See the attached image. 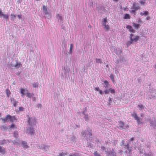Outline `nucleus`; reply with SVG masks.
<instances>
[{
	"label": "nucleus",
	"mask_w": 156,
	"mask_h": 156,
	"mask_svg": "<svg viewBox=\"0 0 156 156\" xmlns=\"http://www.w3.org/2000/svg\"><path fill=\"white\" fill-rule=\"evenodd\" d=\"M101 81L104 83L103 85L104 88L105 89V90L103 91L100 90L99 87H98L94 88L95 90L98 92L99 94L101 95H103L104 94H109L110 93H111V94L115 95V94L116 91L114 88L110 87L109 82L106 80H102Z\"/></svg>",
	"instance_id": "f257e3e1"
},
{
	"label": "nucleus",
	"mask_w": 156,
	"mask_h": 156,
	"mask_svg": "<svg viewBox=\"0 0 156 156\" xmlns=\"http://www.w3.org/2000/svg\"><path fill=\"white\" fill-rule=\"evenodd\" d=\"M92 133V129L89 126H87L86 130L83 131L81 132V134L84 138L87 139L88 138L90 141L92 142L94 140L93 138L94 135Z\"/></svg>",
	"instance_id": "f03ea898"
},
{
	"label": "nucleus",
	"mask_w": 156,
	"mask_h": 156,
	"mask_svg": "<svg viewBox=\"0 0 156 156\" xmlns=\"http://www.w3.org/2000/svg\"><path fill=\"white\" fill-rule=\"evenodd\" d=\"M27 123L29 126H34L36 124V119L35 117H32L31 115H27Z\"/></svg>",
	"instance_id": "7ed1b4c3"
},
{
	"label": "nucleus",
	"mask_w": 156,
	"mask_h": 156,
	"mask_svg": "<svg viewBox=\"0 0 156 156\" xmlns=\"http://www.w3.org/2000/svg\"><path fill=\"white\" fill-rule=\"evenodd\" d=\"M118 123V124L117 127L119 129L122 130H126V129H128L129 126V124H127L121 121H119Z\"/></svg>",
	"instance_id": "20e7f679"
},
{
	"label": "nucleus",
	"mask_w": 156,
	"mask_h": 156,
	"mask_svg": "<svg viewBox=\"0 0 156 156\" xmlns=\"http://www.w3.org/2000/svg\"><path fill=\"white\" fill-rule=\"evenodd\" d=\"M131 116L135 120H136L138 125L143 124V122H142V119L138 116L135 111H133L131 113Z\"/></svg>",
	"instance_id": "39448f33"
},
{
	"label": "nucleus",
	"mask_w": 156,
	"mask_h": 156,
	"mask_svg": "<svg viewBox=\"0 0 156 156\" xmlns=\"http://www.w3.org/2000/svg\"><path fill=\"white\" fill-rule=\"evenodd\" d=\"M129 40L132 41V42L134 43L135 42H137L140 38V37L138 35L135 36L133 34H130L129 37Z\"/></svg>",
	"instance_id": "423d86ee"
},
{
	"label": "nucleus",
	"mask_w": 156,
	"mask_h": 156,
	"mask_svg": "<svg viewBox=\"0 0 156 156\" xmlns=\"http://www.w3.org/2000/svg\"><path fill=\"white\" fill-rule=\"evenodd\" d=\"M28 133L31 136L34 135L35 134L34 126H29L27 129Z\"/></svg>",
	"instance_id": "0eeeda50"
},
{
	"label": "nucleus",
	"mask_w": 156,
	"mask_h": 156,
	"mask_svg": "<svg viewBox=\"0 0 156 156\" xmlns=\"http://www.w3.org/2000/svg\"><path fill=\"white\" fill-rule=\"evenodd\" d=\"M10 115L8 114L3 118H0V120H1L3 123H5L10 121Z\"/></svg>",
	"instance_id": "6e6552de"
},
{
	"label": "nucleus",
	"mask_w": 156,
	"mask_h": 156,
	"mask_svg": "<svg viewBox=\"0 0 156 156\" xmlns=\"http://www.w3.org/2000/svg\"><path fill=\"white\" fill-rule=\"evenodd\" d=\"M149 122L150 124V126L152 127L153 129H156V119L154 120H149Z\"/></svg>",
	"instance_id": "1a4fd4ad"
},
{
	"label": "nucleus",
	"mask_w": 156,
	"mask_h": 156,
	"mask_svg": "<svg viewBox=\"0 0 156 156\" xmlns=\"http://www.w3.org/2000/svg\"><path fill=\"white\" fill-rule=\"evenodd\" d=\"M107 156H116V153L114 151V149L112 148V150L107 152Z\"/></svg>",
	"instance_id": "9d476101"
},
{
	"label": "nucleus",
	"mask_w": 156,
	"mask_h": 156,
	"mask_svg": "<svg viewBox=\"0 0 156 156\" xmlns=\"http://www.w3.org/2000/svg\"><path fill=\"white\" fill-rule=\"evenodd\" d=\"M13 67L15 68L16 69H18L19 67H21L22 66V64L20 62H19L18 59L16 62L15 64L13 65Z\"/></svg>",
	"instance_id": "9b49d317"
},
{
	"label": "nucleus",
	"mask_w": 156,
	"mask_h": 156,
	"mask_svg": "<svg viewBox=\"0 0 156 156\" xmlns=\"http://www.w3.org/2000/svg\"><path fill=\"white\" fill-rule=\"evenodd\" d=\"M140 7L139 4L136 2H134L133 5L132 9H134L135 10H138L140 9Z\"/></svg>",
	"instance_id": "f8f14e48"
},
{
	"label": "nucleus",
	"mask_w": 156,
	"mask_h": 156,
	"mask_svg": "<svg viewBox=\"0 0 156 156\" xmlns=\"http://www.w3.org/2000/svg\"><path fill=\"white\" fill-rule=\"evenodd\" d=\"M107 18H105L102 21V25L105 28V29H108L109 26L108 25H106V23L107 22Z\"/></svg>",
	"instance_id": "ddd939ff"
},
{
	"label": "nucleus",
	"mask_w": 156,
	"mask_h": 156,
	"mask_svg": "<svg viewBox=\"0 0 156 156\" xmlns=\"http://www.w3.org/2000/svg\"><path fill=\"white\" fill-rule=\"evenodd\" d=\"M20 143L24 148L27 149L29 147V146L27 144V142L22 140L20 142Z\"/></svg>",
	"instance_id": "4468645a"
},
{
	"label": "nucleus",
	"mask_w": 156,
	"mask_h": 156,
	"mask_svg": "<svg viewBox=\"0 0 156 156\" xmlns=\"http://www.w3.org/2000/svg\"><path fill=\"white\" fill-rule=\"evenodd\" d=\"M74 50V49L73 44L72 43L71 44H70L69 51V52H68V53L69 54L71 55H72L73 51Z\"/></svg>",
	"instance_id": "2eb2a0df"
},
{
	"label": "nucleus",
	"mask_w": 156,
	"mask_h": 156,
	"mask_svg": "<svg viewBox=\"0 0 156 156\" xmlns=\"http://www.w3.org/2000/svg\"><path fill=\"white\" fill-rule=\"evenodd\" d=\"M50 148V146L48 145L43 144L41 146V149L43 151H47L49 150Z\"/></svg>",
	"instance_id": "dca6fc26"
},
{
	"label": "nucleus",
	"mask_w": 156,
	"mask_h": 156,
	"mask_svg": "<svg viewBox=\"0 0 156 156\" xmlns=\"http://www.w3.org/2000/svg\"><path fill=\"white\" fill-rule=\"evenodd\" d=\"M43 11L45 15L47 16L49 15V13L47 10V7L44 5L43 6Z\"/></svg>",
	"instance_id": "f3484780"
},
{
	"label": "nucleus",
	"mask_w": 156,
	"mask_h": 156,
	"mask_svg": "<svg viewBox=\"0 0 156 156\" xmlns=\"http://www.w3.org/2000/svg\"><path fill=\"white\" fill-rule=\"evenodd\" d=\"M20 93L22 94V96L26 94V93H25L26 91H28V90L27 89H25L22 88V87L20 88Z\"/></svg>",
	"instance_id": "a211bd4d"
},
{
	"label": "nucleus",
	"mask_w": 156,
	"mask_h": 156,
	"mask_svg": "<svg viewBox=\"0 0 156 156\" xmlns=\"http://www.w3.org/2000/svg\"><path fill=\"white\" fill-rule=\"evenodd\" d=\"M56 18L58 20V21L60 22H62L63 20V18L61 15L58 13L56 14Z\"/></svg>",
	"instance_id": "6ab92c4d"
},
{
	"label": "nucleus",
	"mask_w": 156,
	"mask_h": 156,
	"mask_svg": "<svg viewBox=\"0 0 156 156\" xmlns=\"http://www.w3.org/2000/svg\"><path fill=\"white\" fill-rule=\"evenodd\" d=\"M6 149L0 146V153L2 154H4L6 153Z\"/></svg>",
	"instance_id": "aec40b11"
},
{
	"label": "nucleus",
	"mask_w": 156,
	"mask_h": 156,
	"mask_svg": "<svg viewBox=\"0 0 156 156\" xmlns=\"http://www.w3.org/2000/svg\"><path fill=\"white\" fill-rule=\"evenodd\" d=\"M86 147L91 149H93L94 147V145L91 144L90 141L87 142Z\"/></svg>",
	"instance_id": "412c9836"
},
{
	"label": "nucleus",
	"mask_w": 156,
	"mask_h": 156,
	"mask_svg": "<svg viewBox=\"0 0 156 156\" xmlns=\"http://www.w3.org/2000/svg\"><path fill=\"white\" fill-rule=\"evenodd\" d=\"M133 44L134 43L132 42V41H130V40L128 41L126 43V45L125 46V48H128L131 44Z\"/></svg>",
	"instance_id": "4be33fe9"
},
{
	"label": "nucleus",
	"mask_w": 156,
	"mask_h": 156,
	"mask_svg": "<svg viewBox=\"0 0 156 156\" xmlns=\"http://www.w3.org/2000/svg\"><path fill=\"white\" fill-rule=\"evenodd\" d=\"M10 121L12 122H13L14 121L17 120V119L16 117L14 115L12 116L10 115Z\"/></svg>",
	"instance_id": "5701e85b"
},
{
	"label": "nucleus",
	"mask_w": 156,
	"mask_h": 156,
	"mask_svg": "<svg viewBox=\"0 0 156 156\" xmlns=\"http://www.w3.org/2000/svg\"><path fill=\"white\" fill-rule=\"evenodd\" d=\"M140 30V34L142 36H144L146 34H147V33L148 32V30H142V31L141 30Z\"/></svg>",
	"instance_id": "b1692460"
},
{
	"label": "nucleus",
	"mask_w": 156,
	"mask_h": 156,
	"mask_svg": "<svg viewBox=\"0 0 156 156\" xmlns=\"http://www.w3.org/2000/svg\"><path fill=\"white\" fill-rule=\"evenodd\" d=\"M83 115H84L83 118L84 119L85 121L86 122H88L89 120V118L88 117V114L85 113Z\"/></svg>",
	"instance_id": "393cba45"
},
{
	"label": "nucleus",
	"mask_w": 156,
	"mask_h": 156,
	"mask_svg": "<svg viewBox=\"0 0 156 156\" xmlns=\"http://www.w3.org/2000/svg\"><path fill=\"white\" fill-rule=\"evenodd\" d=\"M13 136L16 139H17L18 136V132L17 131L15 130L13 132Z\"/></svg>",
	"instance_id": "a878e982"
},
{
	"label": "nucleus",
	"mask_w": 156,
	"mask_h": 156,
	"mask_svg": "<svg viewBox=\"0 0 156 156\" xmlns=\"http://www.w3.org/2000/svg\"><path fill=\"white\" fill-rule=\"evenodd\" d=\"M110 79L112 81L113 83L114 84L115 83L114 79V76L112 74H111L109 76Z\"/></svg>",
	"instance_id": "bb28decb"
},
{
	"label": "nucleus",
	"mask_w": 156,
	"mask_h": 156,
	"mask_svg": "<svg viewBox=\"0 0 156 156\" xmlns=\"http://www.w3.org/2000/svg\"><path fill=\"white\" fill-rule=\"evenodd\" d=\"M25 108L21 106L19 108V110L17 109L16 110V113H18L19 112H23L24 111Z\"/></svg>",
	"instance_id": "cd10ccee"
},
{
	"label": "nucleus",
	"mask_w": 156,
	"mask_h": 156,
	"mask_svg": "<svg viewBox=\"0 0 156 156\" xmlns=\"http://www.w3.org/2000/svg\"><path fill=\"white\" fill-rule=\"evenodd\" d=\"M8 127L9 129L10 128L13 129L17 128L16 124L14 123H12L11 125H9Z\"/></svg>",
	"instance_id": "c85d7f7f"
},
{
	"label": "nucleus",
	"mask_w": 156,
	"mask_h": 156,
	"mask_svg": "<svg viewBox=\"0 0 156 156\" xmlns=\"http://www.w3.org/2000/svg\"><path fill=\"white\" fill-rule=\"evenodd\" d=\"M112 97V95H110V96L109 97V98L108 99V105H111L112 104V102L113 98H111L110 97Z\"/></svg>",
	"instance_id": "c756f323"
},
{
	"label": "nucleus",
	"mask_w": 156,
	"mask_h": 156,
	"mask_svg": "<svg viewBox=\"0 0 156 156\" xmlns=\"http://www.w3.org/2000/svg\"><path fill=\"white\" fill-rule=\"evenodd\" d=\"M7 97H9L11 94V92L8 89H6L5 90Z\"/></svg>",
	"instance_id": "7c9ffc66"
},
{
	"label": "nucleus",
	"mask_w": 156,
	"mask_h": 156,
	"mask_svg": "<svg viewBox=\"0 0 156 156\" xmlns=\"http://www.w3.org/2000/svg\"><path fill=\"white\" fill-rule=\"evenodd\" d=\"M7 143L6 140L5 139L0 140V145H3Z\"/></svg>",
	"instance_id": "2f4dec72"
},
{
	"label": "nucleus",
	"mask_w": 156,
	"mask_h": 156,
	"mask_svg": "<svg viewBox=\"0 0 156 156\" xmlns=\"http://www.w3.org/2000/svg\"><path fill=\"white\" fill-rule=\"evenodd\" d=\"M70 140L73 142H76V139L75 136L74 135H73L70 138Z\"/></svg>",
	"instance_id": "473e14b6"
},
{
	"label": "nucleus",
	"mask_w": 156,
	"mask_h": 156,
	"mask_svg": "<svg viewBox=\"0 0 156 156\" xmlns=\"http://www.w3.org/2000/svg\"><path fill=\"white\" fill-rule=\"evenodd\" d=\"M137 107L139 108V110L140 111H142L144 109V106L142 104L138 105Z\"/></svg>",
	"instance_id": "72a5a7b5"
},
{
	"label": "nucleus",
	"mask_w": 156,
	"mask_h": 156,
	"mask_svg": "<svg viewBox=\"0 0 156 156\" xmlns=\"http://www.w3.org/2000/svg\"><path fill=\"white\" fill-rule=\"evenodd\" d=\"M1 129L2 130L6 131L8 129V128L6 126L3 125L1 127Z\"/></svg>",
	"instance_id": "f704fd0d"
},
{
	"label": "nucleus",
	"mask_w": 156,
	"mask_h": 156,
	"mask_svg": "<svg viewBox=\"0 0 156 156\" xmlns=\"http://www.w3.org/2000/svg\"><path fill=\"white\" fill-rule=\"evenodd\" d=\"M148 12L147 11H145L143 12H141L140 13V15L142 16H146L148 14Z\"/></svg>",
	"instance_id": "c9c22d12"
},
{
	"label": "nucleus",
	"mask_w": 156,
	"mask_h": 156,
	"mask_svg": "<svg viewBox=\"0 0 156 156\" xmlns=\"http://www.w3.org/2000/svg\"><path fill=\"white\" fill-rule=\"evenodd\" d=\"M2 16L4 18L7 20L9 18V15L7 14H4L3 13L2 15Z\"/></svg>",
	"instance_id": "e433bc0d"
},
{
	"label": "nucleus",
	"mask_w": 156,
	"mask_h": 156,
	"mask_svg": "<svg viewBox=\"0 0 156 156\" xmlns=\"http://www.w3.org/2000/svg\"><path fill=\"white\" fill-rule=\"evenodd\" d=\"M11 20L14 21V19L16 18V15L14 14L11 13L10 15Z\"/></svg>",
	"instance_id": "4c0bfd02"
},
{
	"label": "nucleus",
	"mask_w": 156,
	"mask_h": 156,
	"mask_svg": "<svg viewBox=\"0 0 156 156\" xmlns=\"http://www.w3.org/2000/svg\"><path fill=\"white\" fill-rule=\"evenodd\" d=\"M95 60L96 61V62L97 63H100V64H102V63H103L101 61V60L100 59H99V58L98 59V58H96L95 59Z\"/></svg>",
	"instance_id": "58836bf2"
},
{
	"label": "nucleus",
	"mask_w": 156,
	"mask_h": 156,
	"mask_svg": "<svg viewBox=\"0 0 156 156\" xmlns=\"http://www.w3.org/2000/svg\"><path fill=\"white\" fill-rule=\"evenodd\" d=\"M25 95H26L29 98H32V95L31 94V93L28 92V91L27 92V93H26Z\"/></svg>",
	"instance_id": "ea45409f"
},
{
	"label": "nucleus",
	"mask_w": 156,
	"mask_h": 156,
	"mask_svg": "<svg viewBox=\"0 0 156 156\" xmlns=\"http://www.w3.org/2000/svg\"><path fill=\"white\" fill-rule=\"evenodd\" d=\"M18 103V101L15 100L13 101V105L15 107H16L17 105V104Z\"/></svg>",
	"instance_id": "a19ab883"
},
{
	"label": "nucleus",
	"mask_w": 156,
	"mask_h": 156,
	"mask_svg": "<svg viewBox=\"0 0 156 156\" xmlns=\"http://www.w3.org/2000/svg\"><path fill=\"white\" fill-rule=\"evenodd\" d=\"M17 58L13 59L12 62L10 63H11L12 64L13 66V65H14V64H15V63L17 61Z\"/></svg>",
	"instance_id": "79ce46f5"
},
{
	"label": "nucleus",
	"mask_w": 156,
	"mask_h": 156,
	"mask_svg": "<svg viewBox=\"0 0 156 156\" xmlns=\"http://www.w3.org/2000/svg\"><path fill=\"white\" fill-rule=\"evenodd\" d=\"M130 16L128 14H126L124 16V19H130Z\"/></svg>",
	"instance_id": "37998d69"
},
{
	"label": "nucleus",
	"mask_w": 156,
	"mask_h": 156,
	"mask_svg": "<svg viewBox=\"0 0 156 156\" xmlns=\"http://www.w3.org/2000/svg\"><path fill=\"white\" fill-rule=\"evenodd\" d=\"M87 111V107H85L83 108V111L81 112V113L82 114H84L86 113V112Z\"/></svg>",
	"instance_id": "c03bdc74"
},
{
	"label": "nucleus",
	"mask_w": 156,
	"mask_h": 156,
	"mask_svg": "<svg viewBox=\"0 0 156 156\" xmlns=\"http://www.w3.org/2000/svg\"><path fill=\"white\" fill-rule=\"evenodd\" d=\"M70 69L68 67H66V70H65V71L64 72H66V73H68V76H69V72H70Z\"/></svg>",
	"instance_id": "a18cd8bd"
},
{
	"label": "nucleus",
	"mask_w": 156,
	"mask_h": 156,
	"mask_svg": "<svg viewBox=\"0 0 156 156\" xmlns=\"http://www.w3.org/2000/svg\"><path fill=\"white\" fill-rule=\"evenodd\" d=\"M133 26L137 28H140V25L138 24H136L135 23L133 24Z\"/></svg>",
	"instance_id": "49530a36"
},
{
	"label": "nucleus",
	"mask_w": 156,
	"mask_h": 156,
	"mask_svg": "<svg viewBox=\"0 0 156 156\" xmlns=\"http://www.w3.org/2000/svg\"><path fill=\"white\" fill-rule=\"evenodd\" d=\"M13 142H12L14 145H19V143L17 141H15V140H12Z\"/></svg>",
	"instance_id": "de8ad7c7"
},
{
	"label": "nucleus",
	"mask_w": 156,
	"mask_h": 156,
	"mask_svg": "<svg viewBox=\"0 0 156 156\" xmlns=\"http://www.w3.org/2000/svg\"><path fill=\"white\" fill-rule=\"evenodd\" d=\"M94 156H101V155L98 153V152L97 151H95L94 153Z\"/></svg>",
	"instance_id": "09e8293b"
},
{
	"label": "nucleus",
	"mask_w": 156,
	"mask_h": 156,
	"mask_svg": "<svg viewBox=\"0 0 156 156\" xmlns=\"http://www.w3.org/2000/svg\"><path fill=\"white\" fill-rule=\"evenodd\" d=\"M17 17L19 20H21V21H22V16L21 14L18 15L17 16Z\"/></svg>",
	"instance_id": "8fccbe9b"
},
{
	"label": "nucleus",
	"mask_w": 156,
	"mask_h": 156,
	"mask_svg": "<svg viewBox=\"0 0 156 156\" xmlns=\"http://www.w3.org/2000/svg\"><path fill=\"white\" fill-rule=\"evenodd\" d=\"M119 69H117L116 68H115V73L116 74H118L119 73Z\"/></svg>",
	"instance_id": "3c124183"
},
{
	"label": "nucleus",
	"mask_w": 156,
	"mask_h": 156,
	"mask_svg": "<svg viewBox=\"0 0 156 156\" xmlns=\"http://www.w3.org/2000/svg\"><path fill=\"white\" fill-rule=\"evenodd\" d=\"M7 67L10 69H12V67H13V65L11 63H10L8 65Z\"/></svg>",
	"instance_id": "603ef678"
},
{
	"label": "nucleus",
	"mask_w": 156,
	"mask_h": 156,
	"mask_svg": "<svg viewBox=\"0 0 156 156\" xmlns=\"http://www.w3.org/2000/svg\"><path fill=\"white\" fill-rule=\"evenodd\" d=\"M139 3L141 5H144L145 3L144 1H143L142 0H140L139 1Z\"/></svg>",
	"instance_id": "864d4df0"
},
{
	"label": "nucleus",
	"mask_w": 156,
	"mask_h": 156,
	"mask_svg": "<svg viewBox=\"0 0 156 156\" xmlns=\"http://www.w3.org/2000/svg\"><path fill=\"white\" fill-rule=\"evenodd\" d=\"M129 151V152H131L132 151V147H129L128 148H126Z\"/></svg>",
	"instance_id": "5fc2aeb1"
},
{
	"label": "nucleus",
	"mask_w": 156,
	"mask_h": 156,
	"mask_svg": "<svg viewBox=\"0 0 156 156\" xmlns=\"http://www.w3.org/2000/svg\"><path fill=\"white\" fill-rule=\"evenodd\" d=\"M33 86L34 87H38V84L37 83H35L33 84Z\"/></svg>",
	"instance_id": "6e6d98bb"
},
{
	"label": "nucleus",
	"mask_w": 156,
	"mask_h": 156,
	"mask_svg": "<svg viewBox=\"0 0 156 156\" xmlns=\"http://www.w3.org/2000/svg\"><path fill=\"white\" fill-rule=\"evenodd\" d=\"M135 140L134 137H132L130 138V139L129 140V142H133Z\"/></svg>",
	"instance_id": "4d7b16f0"
},
{
	"label": "nucleus",
	"mask_w": 156,
	"mask_h": 156,
	"mask_svg": "<svg viewBox=\"0 0 156 156\" xmlns=\"http://www.w3.org/2000/svg\"><path fill=\"white\" fill-rule=\"evenodd\" d=\"M6 140L7 143V142H8L9 143H12V142H13V141H12V140L11 139H6Z\"/></svg>",
	"instance_id": "13d9d810"
},
{
	"label": "nucleus",
	"mask_w": 156,
	"mask_h": 156,
	"mask_svg": "<svg viewBox=\"0 0 156 156\" xmlns=\"http://www.w3.org/2000/svg\"><path fill=\"white\" fill-rule=\"evenodd\" d=\"M126 28L128 29H133V28H132V27L130 26L129 25H127L126 26Z\"/></svg>",
	"instance_id": "bf43d9fd"
},
{
	"label": "nucleus",
	"mask_w": 156,
	"mask_h": 156,
	"mask_svg": "<svg viewBox=\"0 0 156 156\" xmlns=\"http://www.w3.org/2000/svg\"><path fill=\"white\" fill-rule=\"evenodd\" d=\"M124 146L125 147H126V148L130 147L129 143H128L127 144H125Z\"/></svg>",
	"instance_id": "052dcab7"
},
{
	"label": "nucleus",
	"mask_w": 156,
	"mask_h": 156,
	"mask_svg": "<svg viewBox=\"0 0 156 156\" xmlns=\"http://www.w3.org/2000/svg\"><path fill=\"white\" fill-rule=\"evenodd\" d=\"M16 1V3L18 4H19L21 3L22 2V0H17Z\"/></svg>",
	"instance_id": "680f3d73"
},
{
	"label": "nucleus",
	"mask_w": 156,
	"mask_h": 156,
	"mask_svg": "<svg viewBox=\"0 0 156 156\" xmlns=\"http://www.w3.org/2000/svg\"><path fill=\"white\" fill-rule=\"evenodd\" d=\"M42 107V105L41 104H38L37 105V107H38V108H41Z\"/></svg>",
	"instance_id": "e2e57ef3"
},
{
	"label": "nucleus",
	"mask_w": 156,
	"mask_h": 156,
	"mask_svg": "<svg viewBox=\"0 0 156 156\" xmlns=\"http://www.w3.org/2000/svg\"><path fill=\"white\" fill-rule=\"evenodd\" d=\"M118 51L120 55H121V54H122V51L121 49H119V50H118Z\"/></svg>",
	"instance_id": "0e129e2a"
},
{
	"label": "nucleus",
	"mask_w": 156,
	"mask_h": 156,
	"mask_svg": "<svg viewBox=\"0 0 156 156\" xmlns=\"http://www.w3.org/2000/svg\"><path fill=\"white\" fill-rule=\"evenodd\" d=\"M10 100L11 102H12V101H14L15 100L14 99V98H11V97L10 98Z\"/></svg>",
	"instance_id": "69168bd1"
},
{
	"label": "nucleus",
	"mask_w": 156,
	"mask_h": 156,
	"mask_svg": "<svg viewBox=\"0 0 156 156\" xmlns=\"http://www.w3.org/2000/svg\"><path fill=\"white\" fill-rule=\"evenodd\" d=\"M64 154L62 152L60 153L59 154V156H64Z\"/></svg>",
	"instance_id": "338daca9"
},
{
	"label": "nucleus",
	"mask_w": 156,
	"mask_h": 156,
	"mask_svg": "<svg viewBox=\"0 0 156 156\" xmlns=\"http://www.w3.org/2000/svg\"><path fill=\"white\" fill-rule=\"evenodd\" d=\"M21 71H18L17 72V73H16V74L17 75V76H19L20 75V73H21Z\"/></svg>",
	"instance_id": "774afa93"
}]
</instances>
